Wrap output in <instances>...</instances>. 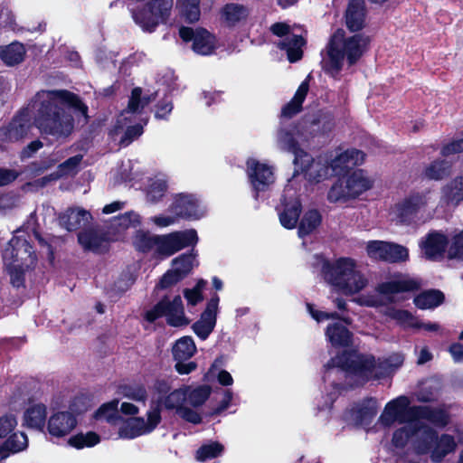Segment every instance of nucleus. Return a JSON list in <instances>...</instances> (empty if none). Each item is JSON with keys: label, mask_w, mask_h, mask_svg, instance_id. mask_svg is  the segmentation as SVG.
<instances>
[{"label": "nucleus", "mask_w": 463, "mask_h": 463, "mask_svg": "<svg viewBox=\"0 0 463 463\" xmlns=\"http://www.w3.org/2000/svg\"><path fill=\"white\" fill-rule=\"evenodd\" d=\"M295 168L297 172L304 173L306 178L311 183H320L333 175L326 154L315 159L310 156V161L295 165Z\"/></svg>", "instance_id": "nucleus-29"}, {"label": "nucleus", "mask_w": 463, "mask_h": 463, "mask_svg": "<svg viewBox=\"0 0 463 463\" xmlns=\"http://www.w3.org/2000/svg\"><path fill=\"white\" fill-rule=\"evenodd\" d=\"M34 112V124L45 135L56 138L70 136L74 129L71 111L79 114L78 122H87L88 108L75 94L65 90H42L36 93L29 107L20 112L7 128L0 129V137L5 141H18L30 128V110Z\"/></svg>", "instance_id": "nucleus-1"}, {"label": "nucleus", "mask_w": 463, "mask_h": 463, "mask_svg": "<svg viewBox=\"0 0 463 463\" xmlns=\"http://www.w3.org/2000/svg\"><path fill=\"white\" fill-rule=\"evenodd\" d=\"M430 193L414 194L394 204L390 211V218L399 223L411 222L416 213L430 202Z\"/></svg>", "instance_id": "nucleus-22"}, {"label": "nucleus", "mask_w": 463, "mask_h": 463, "mask_svg": "<svg viewBox=\"0 0 463 463\" xmlns=\"http://www.w3.org/2000/svg\"><path fill=\"white\" fill-rule=\"evenodd\" d=\"M387 249H389L387 241H370L366 244L368 257L375 260H383Z\"/></svg>", "instance_id": "nucleus-60"}, {"label": "nucleus", "mask_w": 463, "mask_h": 463, "mask_svg": "<svg viewBox=\"0 0 463 463\" xmlns=\"http://www.w3.org/2000/svg\"><path fill=\"white\" fill-rule=\"evenodd\" d=\"M448 245V238L441 232H430L420 243V247L425 257L430 260H437L441 257Z\"/></svg>", "instance_id": "nucleus-34"}, {"label": "nucleus", "mask_w": 463, "mask_h": 463, "mask_svg": "<svg viewBox=\"0 0 463 463\" xmlns=\"http://www.w3.org/2000/svg\"><path fill=\"white\" fill-rule=\"evenodd\" d=\"M417 406H411V401L408 397L399 396L385 405L382 414L379 417V423L384 427H391L395 423H404L399 429L410 428L412 424L422 426L416 422Z\"/></svg>", "instance_id": "nucleus-15"}, {"label": "nucleus", "mask_w": 463, "mask_h": 463, "mask_svg": "<svg viewBox=\"0 0 463 463\" xmlns=\"http://www.w3.org/2000/svg\"><path fill=\"white\" fill-rule=\"evenodd\" d=\"M326 155L333 175H342L350 167L362 165L365 158V154L355 148L336 149Z\"/></svg>", "instance_id": "nucleus-24"}, {"label": "nucleus", "mask_w": 463, "mask_h": 463, "mask_svg": "<svg viewBox=\"0 0 463 463\" xmlns=\"http://www.w3.org/2000/svg\"><path fill=\"white\" fill-rule=\"evenodd\" d=\"M246 175L256 198L260 193L269 190L276 181L275 166L255 157L247 159Z\"/></svg>", "instance_id": "nucleus-18"}, {"label": "nucleus", "mask_w": 463, "mask_h": 463, "mask_svg": "<svg viewBox=\"0 0 463 463\" xmlns=\"http://www.w3.org/2000/svg\"><path fill=\"white\" fill-rule=\"evenodd\" d=\"M120 411L128 416H135L126 420L118 430V437L125 439H133L151 433L162 420V416L151 404L146 417L137 416L139 413V408L131 402H122Z\"/></svg>", "instance_id": "nucleus-13"}, {"label": "nucleus", "mask_w": 463, "mask_h": 463, "mask_svg": "<svg viewBox=\"0 0 463 463\" xmlns=\"http://www.w3.org/2000/svg\"><path fill=\"white\" fill-rule=\"evenodd\" d=\"M28 448V437L22 431L13 432L0 444V458L6 459L11 455L22 452Z\"/></svg>", "instance_id": "nucleus-37"}, {"label": "nucleus", "mask_w": 463, "mask_h": 463, "mask_svg": "<svg viewBox=\"0 0 463 463\" xmlns=\"http://www.w3.org/2000/svg\"><path fill=\"white\" fill-rule=\"evenodd\" d=\"M25 53L24 45L18 42L0 47V58L7 66H14L22 62Z\"/></svg>", "instance_id": "nucleus-44"}, {"label": "nucleus", "mask_w": 463, "mask_h": 463, "mask_svg": "<svg viewBox=\"0 0 463 463\" xmlns=\"http://www.w3.org/2000/svg\"><path fill=\"white\" fill-rule=\"evenodd\" d=\"M278 211L280 224L286 229H294L299 219L301 203L291 188L286 187Z\"/></svg>", "instance_id": "nucleus-27"}, {"label": "nucleus", "mask_w": 463, "mask_h": 463, "mask_svg": "<svg viewBox=\"0 0 463 463\" xmlns=\"http://www.w3.org/2000/svg\"><path fill=\"white\" fill-rule=\"evenodd\" d=\"M198 241L197 232L194 229L177 231L163 235L137 231L133 239V244L138 251L149 253L158 260H165L183 249L194 248Z\"/></svg>", "instance_id": "nucleus-5"}, {"label": "nucleus", "mask_w": 463, "mask_h": 463, "mask_svg": "<svg viewBox=\"0 0 463 463\" xmlns=\"http://www.w3.org/2000/svg\"><path fill=\"white\" fill-rule=\"evenodd\" d=\"M364 0H351L349 2L345 22L351 31H359L364 24Z\"/></svg>", "instance_id": "nucleus-41"}, {"label": "nucleus", "mask_w": 463, "mask_h": 463, "mask_svg": "<svg viewBox=\"0 0 463 463\" xmlns=\"http://www.w3.org/2000/svg\"><path fill=\"white\" fill-rule=\"evenodd\" d=\"M307 310L311 317L318 323L327 319H335V321L328 324L326 329V339L332 345L348 346L352 344L353 335L345 325L350 324L349 319L340 320L336 313H328L317 310L309 303L307 304Z\"/></svg>", "instance_id": "nucleus-16"}, {"label": "nucleus", "mask_w": 463, "mask_h": 463, "mask_svg": "<svg viewBox=\"0 0 463 463\" xmlns=\"http://www.w3.org/2000/svg\"><path fill=\"white\" fill-rule=\"evenodd\" d=\"M307 138L328 135L335 128V118L331 112L319 110L307 117L302 122Z\"/></svg>", "instance_id": "nucleus-28"}, {"label": "nucleus", "mask_w": 463, "mask_h": 463, "mask_svg": "<svg viewBox=\"0 0 463 463\" xmlns=\"http://www.w3.org/2000/svg\"><path fill=\"white\" fill-rule=\"evenodd\" d=\"M76 425L77 420L72 413L60 411L49 418L47 431L52 438H63L69 435Z\"/></svg>", "instance_id": "nucleus-32"}, {"label": "nucleus", "mask_w": 463, "mask_h": 463, "mask_svg": "<svg viewBox=\"0 0 463 463\" xmlns=\"http://www.w3.org/2000/svg\"><path fill=\"white\" fill-rule=\"evenodd\" d=\"M338 393L339 388L338 386H336L334 388V391L331 392L330 393H327L326 396L323 395L319 399H317V416L321 420V421L326 422L330 419L332 405L335 400L336 399Z\"/></svg>", "instance_id": "nucleus-50"}, {"label": "nucleus", "mask_w": 463, "mask_h": 463, "mask_svg": "<svg viewBox=\"0 0 463 463\" xmlns=\"http://www.w3.org/2000/svg\"><path fill=\"white\" fill-rule=\"evenodd\" d=\"M47 409L43 403L30 404L24 413V423L30 429L43 430L45 426Z\"/></svg>", "instance_id": "nucleus-39"}, {"label": "nucleus", "mask_w": 463, "mask_h": 463, "mask_svg": "<svg viewBox=\"0 0 463 463\" xmlns=\"http://www.w3.org/2000/svg\"><path fill=\"white\" fill-rule=\"evenodd\" d=\"M369 38L356 34L345 38L344 32H335L326 46L322 59V68L326 73L336 78L343 69L345 59L349 65L354 64L364 54L369 44Z\"/></svg>", "instance_id": "nucleus-6"}, {"label": "nucleus", "mask_w": 463, "mask_h": 463, "mask_svg": "<svg viewBox=\"0 0 463 463\" xmlns=\"http://www.w3.org/2000/svg\"><path fill=\"white\" fill-rule=\"evenodd\" d=\"M174 0H149L133 2L128 10L134 23L146 33L154 32L159 24L170 17Z\"/></svg>", "instance_id": "nucleus-10"}, {"label": "nucleus", "mask_w": 463, "mask_h": 463, "mask_svg": "<svg viewBox=\"0 0 463 463\" xmlns=\"http://www.w3.org/2000/svg\"><path fill=\"white\" fill-rule=\"evenodd\" d=\"M201 0H176L175 7L186 23H196L201 16Z\"/></svg>", "instance_id": "nucleus-47"}, {"label": "nucleus", "mask_w": 463, "mask_h": 463, "mask_svg": "<svg viewBox=\"0 0 463 463\" xmlns=\"http://www.w3.org/2000/svg\"><path fill=\"white\" fill-rule=\"evenodd\" d=\"M120 411L128 416H135L126 420L118 430V437L125 439H133L151 433L162 420V416L151 404L146 417L137 416L139 413V408L131 402H122Z\"/></svg>", "instance_id": "nucleus-12"}, {"label": "nucleus", "mask_w": 463, "mask_h": 463, "mask_svg": "<svg viewBox=\"0 0 463 463\" xmlns=\"http://www.w3.org/2000/svg\"><path fill=\"white\" fill-rule=\"evenodd\" d=\"M179 35L184 42H193V51L200 55H211L217 49L216 37L208 30L198 27L190 28L182 26L179 29Z\"/></svg>", "instance_id": "nucleus-23"}, {"label": "nucleus", "mask_w": 463, "mask_h": 463, "mask_svg": "<svg viewBox=\"0 0 463 463\" xmlns=\"http://www.w3.org/2000/svg\"><path fill=\"white\" fill-rule=\"evenodd\" d=\"M395 449H404L398 463H420L422 456L430 454L432 461L439 462L448 454L455 451L457 442L449 434L438 435L430 425L414 424L408 428L396 429L392 438Z\"/></svg>", "instance_id": "nucleus-2"}, {"label": "nucleus", "mask_w": 463, "mask_h": 463, "mask_svg": "<svg viewBox=\"0 0 463 463\" xmlns=\"http://www.w3.org/2000/svg\"><path fill=\"white\" fill-rule=\"evenodd\" d=\"M118 401L113 400L104 403L95 413L97 420H105L108 422L114 423L118 418Z\"/></svg>", "instance_id": "nucleus-56"}, {"label": "nucleus", "mask_w": 463, "mask_h": 463, "mask_svg": "<svg viewBox=\"0 0 463 463\" xmlns=\"http://www.w3.org/2000/svg\"><path fill=\"white\" fill-rule=\"evenodd\" d=\"M195 252L181 254L172 260V267L161 278L159 288H167L187 277L198 266Z\"/></svg>", "instance_id": "nucleus-21"}, {"label": "nucleus", "mask_w": 463, "mask_h": 463, "mask_svg": "<svg viewBox=\"0 0 463 463\" xmlns=\"http://www.w3.org/2000/svg\"><path fill=\"white\" fill-rule=\"evenodd\" d=\"M315 259L314 264L320 268L325 282L335 291L354 296L368 287L369 278L356 260L339 257L328 260L321 256H316Z\"/></svg>", "instance_id": "nucleus-4"}, {"label": "nucleus", "mask_w": 463, "mask_h": 463, "mask_svg": "<svg viewBox=\"0 0 463 463\" xmlns=\"http://www.w3.org/2000/svg\"><path fill=\"white\" fill-rule=\"evenodd\" d=\"M305 40L300 35H290L278 43V47L287 52L290 62H296L302 58Z\"/></svg>", "instance_id": "nucleus-43"}, {"label": "nucleus", "mask_w": 463, "mask_h": 463, "mask_svg": "<svg viewBox=\"0 0 463 463\" xmlns=\"http://www.w3.org/2000/svg\"><path fill=\"white\" fill-rule=\"evenodd\" d=\"M421 283L419 279L409 275H396L391 280L380 283L376 287V292L387 298L390 301L394 300V296L404 292H412L420 288Z\"/></svg>", "instance_id": "nucleus-26"}, {"label": "nucleus", "mask_w": 463, "mask_h": 463, "mask_svg": "<svg viewBox=\"0 0 463 463\" xmlns=\"http://www.w3.org/2000/svg\"><path fill=\"white\" fill-rule=\"evenodd\" d=\"M222 449V446L218 442H211L203 445L196 452V458L199 461L211 460L219 457Z\"/></svg>", "instance_id": "nucleus-58"}, {"label": "nucleus", "mask_w": 463, "mask_h": 463, "mask_svg": "<svg viewBox=\"0 0 463 463\" xmlns=\"http://www.w3.org/2000/svg\"><path fill=\"white\" fill-rule=\"evenodd\" d=\"M449 256L451 259H463V231L452 238Z\"/></svg>", "instance_id": "nucleus-64"}, {"label": "nucleus", "mask_w": 463, "mask_h": 463, "mask_svg": "<svg viewBox=\"0 0 463 463\" xmlns=\"http://www.w3.org/2000/svg\"><path fill=\"white\" fill-rule=\"evenodd\" d=\"M161 317H165L167 324L175 327L185 326L190 323L180 296H175L172 300L164 298L146 313V318L150 322Z\"/></svg>", "instance_id": "nucleus-19"}, {"label": "nucleus", "mask_w": 463, "mask_h": 463, "mask_svg": "<svg viewBox=\"0 0 463 463\" xmlns=\"http://www.w3.org/2000/svg\"><path fill=\"white\" fill-rule=\"evenodd\" d=\"M219 301L218 295L214 294L207 302L199 319L192 325L193 332L203 341L206 340L214 330L219 311Z\"/></svg>", "instance_id": "nucleus-25"}, {"label": "nucleus", "mask_w": 463, "mask_h": 463, "mask_svg": "<svg viewBox=\"0 0 463 463\" xmlns=\"http://www.w3.org/2000/svg\"><path fill=\"white\" fill-rule=\"evenodd\" d=\"M100 441L99 436L95 432L79 433L71 436L68 443L70 446L80 449L86 447H93Z\"/></svg>", "instance_id": "nucleus-55"}, {"label": "nucleus", "mask_w": 463, "mask_h": 463, "mask_svg": "<svg viewBox=\"0 0 463 463\" xmlns=\"http://www.w3.org/2000/svg\"><path fill=\"white\" fill-rule=\"evenodd\" d=\"M308 90V80H305L298 88L292 99L283 107L281 111L283 117L291 118L301 110L302 104L307 95Z\"/></svg>", "instance_id": "nucleus-46"}, {"label": "nucleus", "mask_w": 463, "mask_h": 463, "mask_svg": "<svg viewBox=\"0 0 463 463\" xmlns=\"http://www.w3.org/2000/svg\"><path fill=\"white\" fill-rule=\"evenodd\" d=\"M416 422L425 424L429 421L436 427L443 428L449 422V415L444 408L430 406H417Z\"/></svg>", "instance_id": "nucleus-35"}, {"label": "nucleus", "mask_w": 463, "mask_h": 463, "mask_svg": "<svg viewBox=\"0 0 463 463\" xmlns=\"http://www.w3.org/2000/svg\"><path fill=\"white\" fill-rule=\"evenodd\" d=\"M377 402L370 398L355 405L345 413V419L354 425H368L377 412Z\"/></svg>", "instance_id": "nucleus-33"}, {"label": "nucleus", "mask_w": 463, "mask_h": 463, "mask_svg": "<svg viewBox=\"0 0 463 463\" xmlns=\"http://www.w3.org/2000/svg\"><path fill=\"white\" fill-rule=\"evenodd\" d=\"M205 285L206 281L204 279H199L193 288L184 289V297L188 306L194 307L203 301V290Z\"/></svg>", "instance_id": "nucleus-59"}, {"label": "nucleus", "mask_w": 463, "mask_h": 463, "mask_svg": "<svg viewBox=\"0 0 463 463\" xmlns=\"http://www.w3.org/2000/svg\"><path fill=\"white\" fill-rule=\"evenodd\" d=\"M173 110V102L171 98L165 96L161 101L156 105L155 118L157 119H168Z\"/></svg>", "instance_id": "nucleus-63"}, {"label": "nucleus", "mask_w": 463, "mask_h": 463, "mask_svg": "<svg viewBox=\"0 0 463 463\" xmlns=\"http://www.w3.org/2000/svg\"><path fill=\"white\" fill-rule=\"evenodd\" d=\"M138 188L145 192L149 203H156L164 198L168 189V178L164 173H156L145 177Z\"/></svg>", "instance_id": "nucleus-31"}, {"label": "nucleus", "mask_w": 463, "mask_h": 463, "mask_svg": "<svg viewBox=\"0 0 463 463\" xmlns=\"http://www.w3.org/2000/svg\"><path fill=\"white\" fill-rule=\"evenodd\" d=\"M148 221L158 228H166L179 222V218L175 213L169 211V213H160L152 216Z\"/></svg>", "instance_id": "nucleus-62"}, {"label": "nucleus", "mask_w": 463, "mask_h": 463, "mask_svg": "<svg viewBox=\"0 0 463 463\" xmlns=\"http://www.w3.org/2000/svg\"><path fill=\"white\" fill-rule=\"evenodd\" d=\"M307 140V135L301 123L298 126L281 128L277 135L279 148L294 155V165L310 161V155L301 148V145Z\"/></svg>", "instance_id": "nucleus-17"}, {"label": "nucleus", "mask_w": 463, "mask_h": 463, "mask_svg": "<svg viewBox=\"0 0 463 463\" xmlns=\"http://www.w3.org/2000/svg\"><path fill=\"white\" fill-rule=\"evenodd\" d=\"M81 160L82 156L80 155L70 157L59 165L56 173L50 175L49 177H44L43 180H57L64 175L75 174Z\"/></svg>", "instance_id": "nucleus-54"}, {"label": "nucleus", "mask_w": 463, "mask_h": 463, "mask_svg": "<svg viewBox=\"0 0 463 463\" xmlns=\"http://www.w3.org/2000/svg\"><path fill=\"white\" fill-rule=\"evenodd\" d=\"M36 260L33 247L19 235H14L3 251V261L14 287L23 285L24 273L35 267Z\"/></svg>", "instance_id": "nucleus-9"}, {"label": "nucleus", "mask_w": 463, "mask_h": 463, "mask_svg": "<svg viewBox=\"0 0 463 463\" xmlns=\"http://www.w3.org/2000/svg\"><path fill=\"white\" fill-rule=\"evenodd\" d=\"M185 390L184 385L173 389L172 381L158 379L151 388L150 404L159 415L163 411H172L187 422L199 424L202 421V416L196 410L186 405Z\"/></svg>", "instance_id": "nucleus-8"}, {"label": "nucleus", "mask_w": 463, "mask_h": 463, "mask_svg": "<svg viewBox=\"0 0 463 463\" xmlns=\"http://www.w3.org/2000/svg\"><path fill=\"white\" fill-rule=\"evenodd\" d=\"M385 316L396 321L402 328H415L417 317L411 312L395 307H389L384 312Z\"/></svg>", "instance_id": "nucleus-52"}, {"label": "nucleus", "mask_w": 463, "mask_h": 463, "mask_svg": "<svg viewBox=\"0 0 463 463\" xmlns=\"http://www.w3.org/2000/svg\"><path fill=\"white\" fill-rule=\"evenodd\" d=\"M120 411L128 416H135L126 420L118 430V437L125 439H133L151 433L162 420V416L151 404L146 417L137 416L139 413V408L131 402H122Z\"/></svg>", "instance_id": "nucleus-14"}, {"label": "nucleus", "mask_w": 463, "mask_h": 463, "mask_svg": "<svg viewBox=\"0 0 463 463\" xmlns=\"http://www.w3.org/2000/svg\"><path fill=\"white\" fill-rule=\"evenodd\" d=\"M18 424L17 417L13 412H6L0 416V439L12 434Z\"/></svg>", "instance_id": "nucleus-61"}, {"label": "nucleus", "mask_w": 463, "mask_h": 463, "mask_svg": "<svg viewBox=\"0 0 463 463\" xmlns=\"http://www.w3.org/2000/svg\"><path fill=\"white\" fill-rule=\"evenodd\" d=\"M388 246L383 261L394 263L406 261L409 259L408 249L404 246L392 242H388Z\"/></svg>", "instance_id": "nucleus-57"}, {"label": "nucleus", "mask_w": 463, "mask_h": 463, "mask_svg": "<svg viewBox=\"0 0 463 463\" xmlns=\"http://www.w3.org/2000/svg\"><path fill=\"white\" fill-rule=\"evenodd\" d=\"M168 211L177 217L188 221H197L206 215L207 210L200 198L191 193H177L171 196Z\"/></svg>", "instance_id": "nucleus-20"}, {"label": "nucleus", "mask_w": 463, "mask_h": 463, "mask_svg": "<svg viewBox=\"0 0 463 463\" xmlns=\"http://www.w3.org/2000/svg\"><path fill=\"white\" fill-rule=\"evenodd\" d=\"M322 217L318 211L306 212L299 222L298 236L302 238L313 232L320 225Z\"/></svg>", "instance_id": "nucleus-51"}, {"label": "nucleus", "mask_w": 463, "mask_h": 463, "mask_svg": "<svg viewBox=\"0 0 463 463\" xmlns=\"http://www.w3.org/2000/svg\"><path fill=\"white\" fill-rule=\"evenodd\" d=\"M91 215L83 209H69L60 217V223L67 231H74L90 222Z\"/></svg>", "instance_id": "nucleus-42"}, {"label": "nucleus", "mask_w": 463, "mask_h": 463, "mask_svg": "<svg viewBox=\"0 0 463 463\" xmlns=\"http://www.w3.org/2000/svg\"><path fill=\"white\" fill-rule=\"evenodd\" d=\"M450 173V164L444 160H435L424 169L423 175L430 180H441Z\"/></svg>", "instance_id": "nucleus-53"}, {"label": "nucleus", "mask_w": 463, "mask_h": 463, "mask_svg": "<svg viewBox=\"0 0 463 463\" xmlns=\"http://www.w3.org/2000/svg\"><path fill=\"white\" fill-rule=\"evenodd\" d=\"M141 223V218L135 212H128L116 217L111 223L109 239L117 241L123 238L124 232L129 228H137Z\"/></svg>", "instance_id": "nucleus-36"}, {"label": "nucleus", "mask_w": 463, "mask_h": 463, "mask_svg": "<svg viewBox=\"0 0 463 463\" xmlns=\"http://www.w3.org/2000/svg\"><path fill=\"white\" fill-rule=\"evenodd\" d=\"M373 184L372 175L364 169H356L333 184L327 193V199L331 203H347L371 190Z\"/></svg>", "instance_id": "nucleus-11"}, {"label": "nucleus", "mask_w": 463, "mask_h": 463, "mask_svg": "<svg viewBox=\"0 0 463 463\" xmlns=\"http://www.w3.org/2000/svg\"><path fill=\"white\" fill-rule=\"evenodd\" d=\"M462 201L463 175H458L442 187L440 202L446 205L456 207Z\"/></svg>", "instance_id": "nucleus-38"}, {"label": "nucleus", "mask_w": 463, "mask_h": 463, "mask_svg": "<svg viewBox=\"0 0 463 463\" xmlns=\"http://www.w3.org/2000/svg\"><path fill=\"white\" fill-rule=\"evenodd\" d=\"M159 91L155 94L142 96L140 88L133 89L128 100V108L118 117L110 135L114 137L124 132L119 142L128 146L135 138L143 133L144 126L147 123V118L143 115L142 109L156 99Z\"/></svg>", "instance_id": "nucleus-7"}, {"label": "nucleus", "mask_w": 463, "mask_h": 463, "mask_svg": "<svg viewBox=\"0 0 463 463\" xmlns=\"http://www.w3.org/2000/svg\"><path fill=\"white\" fill-rule=\"evenodd\" d=\"M403 362L404 355L402 353H392L384 361L376 362L371 355H362L355 351H345L332 358L326 364V368L328 370L336 368L337 373L345 372L361 384L383 377L400 368Z\"/></svg>", "instance_id": "nucleus-3"}, {"label": "nucleus", "mask_w": 463, "mask_h": 463, "mask_svg": "<svg viewBox=\"0 0 463 463\" xmlns=\"http://www.w3.org/2000/svg\"><path fill=\"white\" fill-rule=\"evenodd\" d=\"M185 390V401L186 405L195 410L196 408L204 404V402L210 397L212 389L208 385H184Z\"/></svg>", "instance_id": "nucleus-45"}, {"label": "nucleus", "mask_w": 463, "mask_h": 463, "mask_svg": "<svg viewBox=\"0 0 463 463\" xmlns=\"http://www.w3.org/2000/svg\"><path fill=\"white\" fill-rule=\"evenodd\" d=\"M250 15L249 6L239 3H228L221 7L219 20L228 29H235L245 24Z\"/></svg>", "instance_id": "nucleus-30"}, {"label": "nucleus", "mask_w": 463, "mask_h": 463, "mask_svg": "<svg viewBox=\"0 0 463 463\" xmlns=\"http://www.w3.org/2000/svg\"><path fill=\"white\" fill-rule=\"evenodd\" d=\"M196 345L191 336H183L176 340L172 352L175 361H187L196 353Z\"/></svg>", "instance_id": "nucleus-49"}, {"label": "nucleus", "mask_w": 463, "mask_h": 463, "mask_svg": "<svg viewBox=\"0 0 463 463\" xmlns=\"http://www.w3.org/2000/svg\"><path fill=\"white\" fill-rule=\"evenodd\" d=\"M444 294L438 289L425 290L414 298V304L420 309H431L444 301Z\"/></svg>", "instance_id": "nucleus-48"}, {"label": "nucleus", "mask_w": 463, "mask_h": 463, "mask_svg": "<svg viewBox=\"0 0 463 463\" xmlns=\"http://www.w3.org/2000/svg\"><path fill=\"white\" fill-rule=\"evenodd\" d=\"M78 241L85 250L101 252L106 250L108 241L112 240L109 233L104 237L95 231H84L79 233Z\"/></svg>", "instance_id": "nucleus-40"}]
</instances>
